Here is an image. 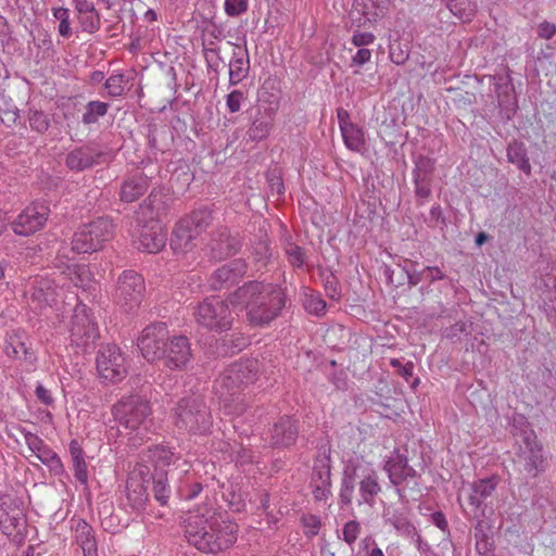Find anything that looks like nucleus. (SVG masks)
<instances>
[{"instance_id": "33", "label": "nucleus", "mask_w": 556, "mask_h": 556, "mask_svg": "<svg viewBox=\"0 0 556 556\" xmlns=\"http://www.w3.org/2000/svg\"><path fill=\"white\" fill-rule=\"evenodd\" d=\"M199 236L198 231L189 224L186 217L181 218L175 226L172 238L170 247L175 251L185 250L193 239Z\"/></svg>"}, {"instance_id": "19", "label": "nucleus", "mask_w": 556, "mask_h": 556, "mask_svg": "<svg viewBox=\"0 0 556 556\" xmlns=\"http://www.w3.org/2000/svg\"><path fill=\"white\" fill-rule=\"evenodd\" d=\"M192 358L191 345L187 337L174 336L169 338L164 351V365L169 369H186Z\"/></svg>"}, {"instance_id": "59", "label": "nucleus", "mask_w": 556, "mask_h": 556, "mask_svg": "<svg viewBox=\"0 0 556 556\" xmlns=\"http://www.w3.org/2000/svg\"><path fill=\"white\" fill-rule=\"evenodd\" d=\"M415 193L418 198L427 199L431 194L430 178L416 176L414 177Z\"/></svg>"}, {"instance_id": "8", "label": "nucleus", "mask_w": 556, "mask_h": 556, "mask_svg": "<svg viewBox=\"0 0 556 556\" xmlns=\"http://www.w3.org/2000/svg\"><path fill=\"white\" fill-rule=\"evenodd\" d=\"M113 229L112 219L109 217H99L81 225L73 236L72 251L79 254L101 250L112 239Z\"/></svg>"}, {"instance_id": "18", "label": "nucleus", "mask_w": 556, "mask_h": 556, "mask_svg": "<svg viewBox=\"0 0 556 556\" xmlns=\"http://www.w3.org/2000/svg\"><path fill=\"white\" fill-rule=\"evenodd\" d=\"M500 479L497 476H492L479 479L464 488L463 492L466 495L467 504L470 506L475 517L484 516V502L492 496L498 485Z\"/></svg>"}, {"instance_id": "52", "label": "nucleus", "mask_w": 556, "mask_h": 556, "mask_svg": "<svg viewBox=\"0 0 556 556\" xmlns=\"http://www.w3.org/2000/svg\"><path fill=\"white\" fill-rule=\"evenodd\" d=\"M497 102L500 108L515 112L518 108V104L513 87L508 88L506 86L505 90L500 91L497 93Z\"/></svg>"}, {"instance_id": "43", "label": "nucleus", "mask_w": 556, "mask_h": 556, "mask_svg": "<svg viewBox=\"0 0 556 556\" xmlns=\"http://www.w3.org/2000/svg\"><path fill=\"white\" fill-rule=\"evenodd\" d=\"M77 21L81 30L90 35L101 28V15L96 7H92L87 13H77Z\"/></svg>"}, {"instance_id": "54", "label": "nucleus", "mask_w": 556, "mask_h": 556, "mask_svg": "<svg viewBox=\"0 0 556 556\" xmlns=\"http://www.w3.org/2000/svg\"><path fill=\"white\" fill-rule=\"evenodd\" d=\"M286 254L288 256L289 263L293 267H302L304 265L305 253L301 247H299L294 243H289L286 248Z\"/></svg>"}, {"instance_id": "21", "label": "nucleus", "mask_w": 556, "mask_h": 556, "mask_svg": "<svg viewBox=\"0 0 556 556\" xmlns=\"http://www.w3.org/2000/svg\"><path fill=\"white\" fill-rule=\"evenodd\" d=\"M138 249L156 253L166 243V231L159 220H150L142 225L137 237Z\"/></svg>"}, {"instance_id": "56", "label": "nucleus", "mask_w": 556, "mask_h": 556, "mask_svg": "<svg viewBox=\"0 0 556 556\" xmlns=\"http://www.w3.org/2000/svg\"><path fill=\"white\" fill-rule=\"evenodd\" d=\"M434 168V162L430 157L419 156L415 163V168L413 170V176H421L426 178H430Z\"/></svg>"}, {"instance_id": "46", "label": "nucleus", "mask_w": 556, "mask_h": 556, "mask_svg": "<svg viewBox=\"0 0 556 556\" xmlns=\"http://www.w3.org/2000/svg\"><path fill=\"white\" fill-rule=\"evenodd\" d=\"M186 218L200 235L211 225L212 213L207 208H199L186 216Z\"/></svg>"}, {"instance_id": "7", "label": "nucleus", "mask_w": 556, "mask_h": 556, "mask_svg": "<svg viewBox=\"0 0 556 556\" xmlns=\"http://www.w3.org/2000/svg\"><path fill=\"white\" fill-rule=\"evenodd\" d=\"M0 531L16 545L24 544L27 522L20 497L9 494L0 496Z\"/></svg>"}, {"instance_id": "9", "label": "nucleus", "mask_w": 556, "mask_h": 556, "mask_svg": "<svg viewBox=\"0 0 556 556\" xmlns=\"http://www.w3.org/2000/svg\"><path fill=\"white\" fill-rule=\"evenodd\" d=\"M114 420L129 430H147V424L151 416V406L149 401L139 395L122 397L112 406Z\"/></svg>"}, {"instance_id": "58", "label": "nucleus", "mask_w": 556, "mask_h": 556, "mask_svg": "<svg viewBox=\"0 0 556 556\" xmlns=\"http://www.w3.org/2000/svg\"><path fill=\"white\" fill-rule=\"evenodd\" d=\"M427 225L431 228L443 229L446 226L443 211L439 204L433 205L429 213V218L426 220Z\"/></svg>"}, {"instance_id": "15", "label": "nucleus", "mask_w": 556, "mask_h": 556, "mask_svg": "<svg viewBox=\"0 0 556 556\" xmlns=\"http://www.w3.org/2000/svg\"><path fill=\"white\" fill-rule=\"evenodd\" d=\"M144 290L143 278L132 270H125L118 277L115 300L118 305L130 311L140 305Z\"/></svg>"}, {"instance_id": "16", "label": "nucleus", "mask_w": 556, "mask_h": 556, "mask_svg": "<svg viewBox=\"0 0 556 556\" xmlns=\"http://www.w3.org/2000/svg\"><path fill=\"white\" fill-rule=\"evenodd\" d=\"M50 208L42 202H34L26 206L11 223L12 231L22 237H28L42 229L48 220Z\"/></svg>"}, {"instance_id": "26", "label": "nucleus", "mask_w": 556, "mask_h": 556, "mask_svg": "<svg viewBox=\"0 0 556 556\" xmlns=\"http://www.w3.org/2000/svg\"><path fill=\"white\" fill-rule=\"evenodd\" d=\"M60 288L54 280L48 277H37L34 281L31 302L38 308L51 306L59 296Z\"/></svg>"}, {"instance_id": "12", "label": "nucleus", "mask_w": 556, "mask_h": 556, "mask_svg": "<svg viewBox=\"0 0 556 556\" xmlns=\"http://www.w3.org/2000/svg\"><path fill=\"white\" fill-rule=\"evenodd\" d=\"M150 479V468L144 464H137L129 472L126 481V505L139 514L146 509L149 501L147 484Z\"/></svg>"}, {"instance_id": "27", "label": "nucleus", "mask_w": 556, "mask_h": 556, "mask_svg": "<svg viewBox=\"0 0 556 556\" xmlns=\"http://www.w3.org/2000/svg\"><path fill=\"white\" fill-rule=\"evenodd\" d=\"M100 153H96L88 147H80L72 150L65 157V165L73 172H84L98 164Z\"/></svg>"}, {"instance_id": "30", "label": "nucleus", "mask_w": 556, "mask_h": 556, "mask_svg": "<svg viewBox=\"0 0 556 556\" xmlns=\"http://www.w3.org/2000/svg\"><path fill=\"white\" fill-rule=\"evenodd\" d=\"M149 181L148 177L142 173L132 175L124 180L121 186V200L127 203H131L138 200L148 190Z\"/></svg>"}, {"instance_id": "20", "label": "nucleus", "mask_w": 556, "mask_h": 556, "mask_svg": "<svg viewBox=\"0 0 556 556\" xmlns=\"http://www.w3.org/2000/svg\"><path fill=\"white\" fill-rule=\"evenodd\" d=\"M311 488L316 501H326L331 495V460L329 455L315 459Z\"/></svg>"}, {"instance_id": "11", "label": "nucleus", "mask_w": 556, "mask_h": 556, "mask_svg": "<svg viewBox=\"0 0 556 556\" xmlns=\"http://www.w3.org/2000/svg\"><path fill=\"white\" fill-rule=\"evenodd\" d=\"M99 377L104 381L118 382L127 375L125 357L116 344L102 346L96 359Z\"/></svg>"}, {"instance_id": "53", "label": "nucleus", "mask_w": 556, "mask_h": 556, "mask_svg": "<svg viewBox=\"0 0 556 556\" xmlns=\"http://www.w3.org/2000/svg\"><path fill=\"white\" fill-rule=\"evenodd\" d=\"M359 533L361 523L356 520H350L343 526L342 539L348 545L352 546L356 542Z\"/></svg>"}, {"instance_id": "2", "label": "nucleus", "mask_w": 556, "mask_h": 556, "mask_svg": "<svg viewBox=\"0 0 556 556\" xmlns=\"http://www.w3.org/2000/svg\"><path fill=\"white\" fill-rule=\"evenodd\" d=\"M231 302L244 306L251 325L265 327L280 315L286 296L278 286L254 280L240 287L232 294Z\"/></svg>"}, {"instance_id": "57", "label": "nucleus", "mask_w": 556, "mask_h": 556, "mask_svg": "<svg viewBox=\"0 0 556 556\" xmlns=\"http://www.w3.org/2000/svg\"><path fill=\"white\" fill-rule=\"evenodd\" d=\"M301 522L304 527V533L307 536H315L319 532L321 527L320 518L316 515H303L301 517Z\"/></svg>"}, {"instance_id": "39", "label": "nucleus", "mask_w": 556, "mask_h": 556, "mask_svg": "<svg viewBox=\"0 0 556 556\" xmlns=\"http://www.w3.org/2000/svg\"><path fill=\"white\" fill-rule=\"evenodd\" d=\"M451 13L463 22H470L477 12L476 0H442Z\"/></svg>"}, {"instance_id": "35", "label": "nucleus", "mask_w": 556, "mask_h": 556, "mask_svg": "<svg viewBox=\"0 0 556 556\" xmlns=\"http://www.w3.org/2000/svg\"><path fill=\"white\" fill-rule=\"evenodd\" d=\"M202 491V484L198 482L188 469L184 470L177 479L176 492L181 500L190 501L197 497Z\"/></svg>"}, {"instance_id": "5", "label": "nucleus", "mask_w": 556, "mask_h": 556, "mask_svg": "<svg viewBox=\"0 0 556 556\" xmlns=\"http://www.w3.org/2000/svg\"><path fill=\"white\" fill-rule=\"evenodd\" d=\"M383 470L387 472L391 485L394 486L399 501L402 504L409 502L407 491L420 495L418 472L409 465L408 457L399 448L394 450L386 459Z\"/></svg>"}, {"instance_id": "64", "label": "nucleus", "mask_w": 556, "mask_h": 556, "mask_svg": "<svg viewBox=\"0 0 556 556\" xmlns=\"http://www.w3.org/2000/svg\"><path fill=\"white\" fill-rule=\"evenodd\" d=\"M371 60V50L367 48H361L351 59V67H362Z\"/></svg>"}, {"instance_id": "47", "label": "nucleus", "mask_w": 556, "mask_h": 556, "mask_svg": "<svg viewBox=\"0 0 556 556\" xmlns=\"http://www.w3.org/2000/svg\"><path fill=\"white\" fill-rule=\"evenodd\" d=\"M304 307L309 314L324 316L327 311V303L318 293L311 291L305 295Z\"/></svg>"}, {"instance_id": "45", "label": "nucleus", "mask_w": 556, "mask_h": 556, "mask_svg": "<svg viewBox=\"0 0 556 556\" xmlns=\"http://www.w3.org/2000/svg\"><path fill=\"white\" fill-rule=\"evenodd\" d=\"M167 473H154L153 476V493L154 498L162 505H166L169 498V486L167 484Z\"/></svg>"}, {"instance_id": "40", "label": "nucleus", "mask_w": 556, "mask_h": 556, "mask_svg": "<svg viewBox=\"0 0 556 556\" xmlns=\"http://www.w3.org/2000/svg\"><path fill=\"white\" fill-rule=\"evenodd\" d=\"M357 468L345 469L341 480L340 486V503L345 506H350L354 498L355 488L357 485Z\"/></svg>"}, {"instance_id": "37", "label": "nucleus", "mask_w": 556, "mask_h": 556, "mask_svg": "<svg viewBox=\"0 0 556 556\" xmlns=\"http://www.w3.org/2000/svg\"><path fill=\"white\" fill-rule=\"evenodd\" d=\"M507 160L523 173L530 174L531 165L525 143L517 140L510 142L507 147Z\"/></svg>"}, {"instance_id": "23", "label": "nucleus", "mask_w": 556, "mask_h": 556, "mask_svg": "<svg viewBox=\"0 0 556 556\" xmlns=\"http://www.w3.org/2000/svg\"><path fill=\"white\" fill-rule=\"evenodd\" d=\"M299 428L289 416L280 417L270 430V444L276 447H289L296 442Z\"/></svg>"}, {"instance_id": "10", "label": "nucleus", "mask_w": 556, "mask_h": 556, "mask_svg": "<svg viewBox=\"0 0 556 556\" xmlns=\"http://www.w3.org/2000/svg\"><path fill=\"white\" fill-rule=\"evenodd\" d=\"M194 315L199 325L215 332L229 330L233 321L229 305L218 296L205 299L198 305Z\"/></svg>"}, {"instance_id": "14", "label": "nucleus", "mask_w": 556, "mask_h": 556, "mask_svg": "<svg viewBox=\"0 0 556 556\" xmlns=\"http://www.w3.org/2000/svg\"><path fill=\"white\" fill-rule=\"evenodd\" d=\"M169 338V331L165 323L152 324L146 327L138 338V348L147 361L161 359L164 356Z\"/></svg>"}, {"instance_id": "38", "label": "nucleus", "mask_w": 556, "mask_h": 556, "mask_svg": "<svg viewBox=\"0 0 556 556\" xmlns=\"http://www.w3.org/2000/svg\"><path fill=\"white\" fill-rule=\"evenodd\" d=\"M147 458L153 464L155 473H161L173 463L174 453L164 445H155L147 451Z\"/></svg>"}, {"instance_id": "63", "label": "nucleus", "mask_w": 556, "mask_h": 556, "mask_svg": "<svg viewBox=\"0 0 556 556\" xmlns=\"http://www.w3.org/2000/svg\"><path fill=\"white\" fill-rule=\"evenodd\" d=\"M24 440L27 447L34 455L37 454L43 445H46L40 437L29 431L24 432Z\"/></svg>"}, {"instance_id": "28", "label": "nucleus", "mask_w": 556, "mask_h": 556, "mask_svg": "<svg viewBox=\"0 0 556 556\" xmlns=\"http://www.w3.org/2000/svg\"><path fill=\"white\" fill-rule=\"evenodd\" d=\"M241 248V242L237 236H232L227 228L222 229L212 240L211 251L215 258H224L236 254Z\"/></svg>"}, {"instance_id": "6", "label": "nucleus", "mask_w": 556, "mask_h": 556, "mask_svg": "<svg viewBox=\"0 0 556 556\" xmlns=\"http://www.w3.org/2000/svg\"><path fill=\"white\" fill-rule=\"evenodd\" d=\"M521 441L516 452L515 464L520 473L526 478H536L547 468V458L544 447L538 439L534 430L527 428L521 430Z\"/></svg>"}, {"instance_id": "34", "label": "nucleus", "mask_w": 556, "mask_h": 556, "mask_svg": "<svg viewBox=\"0 0 556 556\" xmlns=\"http://www.w3.org/2000/svg\"><path fill=\"white\" fill-rule=\"evenodd\" d=\"M274 123L273 113L266 110L264 113H260L248 130V135L253 141H261L269 135Z\"/></svg>"}, {"instance_id": "4", "label": "nucleus", "mask_w": 556, "mask_h": 556, "mask_svg": "<svg viewBox=\"0 0 556 556\" xmlns=\"http://www.w3.org/2000/svg\"><path fill=\"white\" fill-rule=\"evenodd\" d=\"M174 422L178 430L191 434L208 432L213 418L204 397L201 394L181 397L174 409Z\"/></svg>"}, {"instance_id": "36", "label": "nucleus", "mask_w": 556, "mask_h": 556, "mask_svg": "<svg viewBox=\"0 0 556 556\" xmlns=\"http://www.w3.org/2000/svg\"><path fill=\"white\" fill-rule=\"evenodd\" d=\"M345 147L353 151L361 153L365 150L366 147V139H365V132L363 128H361L356 124H352L348 126L346 128L340 130Z\"/></svg>"}, {"instance_id": "42", "label": "nucleus", "mask_w": 556, "mask_h": 556, "mask_svg": "<svg viewBox=\"0 0 556 556\" xmlns=\"http://www.w3.org/2000/svg\"><path fill=\"white\" fill-rule=\"evenodd\" d=\"M68 280L76 287L85 288L91 281V273L87 265L65 264Z\"/></svg>"}, {"instance_id": "24", "label": "nucleus", "mask_w": 556, "mask_h": 556, "mask_svg": "<svg viewBox=\"0 0 556 556\" xmlns=\"http://www.w3.org/2000/svg\"><path fill=\"white\" fill-rule=\"evenodd\" d=\"M358 478L357 504H366L369 507H374L376 505V497L382 491L377 471L369 469L366 473Z\"/></svg>"}, {"instance_id": "29", "label": "nucleus", "mask_w": 556, "mask_h": 556, "mask_svg": "<svg viewBox=\"0 0 556 556\" xmlns=\"http://www.w3.org/2000/svg\"><path fill=\"white\" fill-rule=\"evenodd\" d=\"M383 517L386 522L391 525L399 535L408 539L419 538L417 529L408 518L407 513L389 507L384 509Z\"/></svg>"}, {"instance_id": "48", "label": "nucleus", "mask_w": 556, "mask_h": 556, "mask_svg": "<svg viewBox=\"0 0 556 556\" xmlns=\"http://www.w3.org/2000/svg\"><path fill=\"white\" fill-rule=\"evenodd\" d=\"M54 18L59 21L58 31L63 38H70L73 34L70 21V10L67 8H54L52 9Z\"/></svg>"}, {"instance_id": "31", "label": "nucleus", "mask_w": 556, "mask_h": 556, "mask_svg": "<svg viewBox=\"0 0 556 556\" xmlns=\"http://www.w3.org/2000/svg\"><path fill=\"white\" fill-rule=\"evenodd\" d=\"M233 51L229 62V85L236 86L241 83L249 74L250 59L247 50Z\"/></svg>"}, {"instance_id": "17", "label": "nucleus", "mask_w": 556, "mask_h": 556, "mask_svg": "<svg viewBox=\"0 0 556 556\" xmlns=\"http://www.w3.org/2000/svg\"><path fill=\"white\" fill-rule=\"evenodd\" d=\"M3 353L10 359L20 361L30 368L37 363V355L22 328L12 329L5 333Z\"/></svg>"}, {"instance_id": "55", "label": "nucleus", "mask_w": 556, "mask_h": 556, "mask_svg": "<svg viewBox=\"0 0 556 556\" xmlns=\"http://www.w3.org/2000/svg\"><path fill=\"white\" fill-rule=\"evenodd\" d=\"M388 0H381L376 5V0H365L364 2V13L368 16V18L372 17L374 20L381 17L384 15L387 10Z\"/></svg>"}, {"instance_id": "41", "label": "nucleus", "mask_w": 556, "mask_h": 556, "mask_svg": "<svg viewBox=\"0 0 556 556\" xmlns=\"http://www.w3.org/2000/svg\"><path fill=\"white\" fill-rule=\"evenodd\" d=\"M35 456L46 465L54 476H62L65 473L60 456L49 445H43Z\"/></svg>"}, {"instance_id": "13", "label": "nucleus", "mask_w": 556, "mask_h": 556, "mask_svg": "<svg viewBox=\"0 0 556 556\" xmlns=\"http://www.w3.org/2000/svg\"><path fill=\"white\" fill-rule=\"evenodd\" d=\"M71 341L78 348H88L99 338L97 324L93 321L89 308L79 303L75 306L71 323Z\"/></svg>"}, {"instance_id": "49", "label": "nucleus", "mask_w": 556, "mask_h": 556, "mask_svg": "<svg viewBox=\"0 0 556 556\" xmlns=\"http://www.w3.org/2000/svg\"><path fill=\"white\" fill-rule=\"evenodd\" d=\"M28 123L31 130L45 134L50 127V118L42 111H29Z\"/></svg>"}, {"instance_id": "60", "label": "nucleus", "mask_w": 556, "mask_h": 556, "mask_svg": "<svg viewBox=\"0 0 556 556\" xmlns=\"http://www.w3.org/2000/svg\"><path fill=\"white\" fill-rule=\"evenodd\" d=\"M390 365L396 369L397 374L403 377L406 381L409 380V378L413 377L414 371V364L413 362H407L405 364H402L400 359L397 358H391Z\"/></svg>"}, {"instance_id": "51", "label": "nucleus", "mask_w": 556, "mask_h": 556, "mask_svg": "<svg viewBox=\"0 0 556 556\" xmlns=\"http://www.w3.org/2000/svg\"><path fill=\"white\" fill-rule=\"evenodd\" d=\"M249 10V0H225L224 11L229 17H238Z\"/></svg>"}, {"instance_id": "22", "label": "nucleus", "mask_w": 556, "mask_h": 556, "mask_svg": "<svg viewBox=\"0 0 556 556\" xmlns=\"http://www.w3.org/2000/svg\"><path fill=\"white\" fill-rule=\"evenodd\" d=\"M247 271V264L242 258H236L217 268L211 276V287L214 290L228 288L236 283Z\"/></svg>"}, {"instance_id": "61", "label": "nucleus", "mask_w": 556, "mask_h": 556, "mask_svg": "<svg viewBox=\"0 0 556 556\" xmlns=\"http://www.w3.org/2000/svg\"><path fill=\"white\" fill-rule=\"evenodd\" d=\"M244 99L243 92L240 90H232L227 94L226 105L229 112L237 113L241 109V103Z\"/></svg>"}, {"instance_id": "50", "label": "nucleus", "mask_w": 556, "mask_h": 556, "mask_svg": "<svg viewBox=\"0 0 556 556\" xmlns=\"http://www.w3.org/2000/svg\"><path fill=\"white\" fill-rule=\"evenodd\" d=\"M111 97L117 98L124 94L125 91V77L122 74L111 75L104 84Z\"/></svg>"}, {"instance_id": "1", "label": "nucleus", "mask_w": 556, "mask_h": 556, "mask_svg": "<svg viewBox=\"0 0 556 556\" xmlns=\"http://www.w3.org/2000/svg\"><path fill=\"white\" fill-rule=\"evenodd\" d=\"M238 526L223 518L213 505L189 511L185 519L188 543L203 553L217 554L237 541Z\"/></svg>"}, {"instance_id": "3", "label": "nucleus", "mask_w": 556, "mask_h": 556, "mask_svg": "<svg viewBox=\"0 0 556 556\" xmlns=\"http://www.w3.org/2000/svg\"><path fill=\"white\" fill-rule=\"evenodd\" d=\"M257 375V361L244 359L229 365L215 382L223 409L227 415H241L245 407L241 392L253 383Z\"/></svg>"}, {"instance_id": "25", "label": "nucleus", "mask_w": 556, "mask_h": 556, "mask_svg": "<svg viewBox=\"0 0 556 556\" xmlns=\"http://www.w3.org/2000/svg\"><path fill=\"white\" fill-rule=\"evenodd\" d=\"M74 541L83 556H99L94 529L84 519L73 520Z\"/></svg>"}, {"instance_id": "44", "label": "nucleus", "mask_w": 556, "mask_h": 556, "mask_svg": "<svg viewBox=\"0 0 556 556\" xmlns=\"http://www.w3.org/2000/svg\"><path fill=\"white\" fill-rule=\"evenodd\" d=\"M109 104L101 101H90L86 105V112L83 114L85 125L94 124L98 119L108 113Z\"/></svg>"}, {"instance_id": "32", "label": "nucleus", "mask_w": 556, "mask_h": 556, "mask_svg": "<svg viewBox=\"0 0 556 556\" xmlns=\"http://www.w3.org/2000/svg\"><path fill=\"white\" fill-rule=\"evenodd\" d=\"M68 452L71 455L74 477L76 480L83 484H88V467L86 462L85 452L77 440H72L68 445Z\"/></svg>"}, {"instance_id": "62", "label": "nucleus", "mask_w": 556, "mask_h": 556, "mask_svg": "<svg viewBox=\"0 0 556 556\" xmlns=\"http://www.w3.org/2000/svg\"><path fill=\"white\" fill-rule=\"evenodd\" d=\"M205 61L210 68L216 70L219 65L220 49L217 47H205L203 50Z\"/></svg>"}]
</instances>
